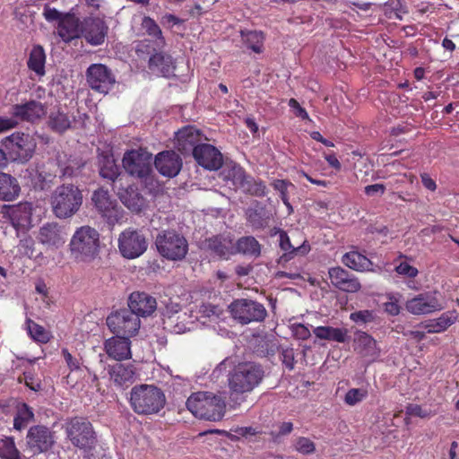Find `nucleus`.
Wrapping results in <instances>:
<instances>
[{
    "instance_id": "14",
    "label": "nucleus",
    "mask_w": 459,
    "mask_h": 459,
    "mask_svg": "<svg viewBox=\"0 0 459 459\" xmlns=\"http://www.w3.org/2000/svg\"><path fill=\"white\" fill-rule=\"evenodd\" d=\"M108 33V26L104 19L89 16L82 20V31L81 37L91 46L102 45Z\"/></svg>"
},
{
    "instance_id": "64",
    "label": "nucleus",
    "mask_w": 459,
    "mask_h": 459,
    "mask_svg": "<svg viewBox=\"0 0 459 459\" xmlns=\"http://www.w3.org/2000/svg\"><path fill=\"white\" fill-rule=\"evenodd\" d=\"M289 106L295 109V115L302 119H307L308 118V114L307 112L306 111V109L304 108H302L299 103L298 102L297 100L295 99H290L289 100Z\"/></svg>"
},
{
    "instance_id": "30",
    "label": "nucleus",
    "mask_w": 459,
    "mask_h": 459,
    "mask_svg": "<svg viewBox=\"0 0 459 459\" xmlns=\"http://www.w3.org/2000/svg\"><path fill=\"white\" fill-rule=\"evenodd\" d=\"M20 192L18 180L10 174L0 171V201H14Z\"/></svg>"
},
{
    "instance_id": "29",
    "label": "nucleus",
    "mask_w": 459,
    "mask_h": 459,
    "mask_svg": "<svg viewBox=\"0 0 459 459\" xmlns=\"http://www.w3.org/2000/svg\"><path fill=\"white\" fill-rule=\"evenodd\" d=\"M344 265L357 272H375L373 263L358 251H350L342 257Z\"/></svg>"
},
{
    "instance_id": "7",
    "label": "nucleus",
    "mask_w": 459,
    "mask_h": 459,
    "mask_svg": "<svg viewBox=\"0 0 459 459\" xmlns=\"http://www.w3.org/2000/svg\"><path fill=\"white\" fill-rule=\"evenodd\" d=\"M152 164V154L142 147L126 151L122 159L125 171L141 181H147L151 178Z\"/></svg>"
},
{
    "instance_id": "4",
    "label": "nucleus",
    "mask_w": 459,
    "mask_h": 459,
    "mask_svg": "<svg viewBox=\"0 0 459 459\" xmlns=\"http://www.w3.org/2000/svg\"><path fill=\"white\" fill-rule=\"evenodd\" d=\"M66 438L71 444L85 453L92 451L98 443L92 424L82 417H74L67 420L65 427Z\"/></svg>"
},
{
    "instance_id": "56",
    "label": "nucleus",
    "mask_w": 459,
    "mask_h": 459,
    "mask_svg": "<svg viewBox=\"0 0 459 459\" xmlns=\"http://www.w3.org/2000/svg\"><path fill=\"white\" fill-rule=\"evenodd\" d=\"M350 318L357 324H366L374 320V313L370 310H359L351 313Z\"/></svg>"
},
{
    "instance_id": "40",
    "label": "nucleus",
    "mask_w": 459,
    "mask_h": 459,
    "mask_svg": "<svg viewBox=\"0 0 459 459\" xmlns=\"http://www.w3.org/2000/svg\"><path fill=\"white\" fill-rule=\"evenodd\" d=\"M142 29L145 33L155 39L158 47L165 45V39L158 23L150 16H143L141 22Z\"/></svg>"
},
{
    "instance_id": "34",
    "label": "nucleus",
    "mask_w": 459,
    "mask_h": 459,
    "mask_svg": "<svg viewBox=\"0 0 459 459\" xmlns=\"http://www.w3.org/2000/svg\"><path fill=\"white\" fill-rule=\"evenodd\" d=\"M221 176L224 181L230 182L234 187L239 188L245 180L247 174L240 165L230 161L224 165L221 172Z\"/></svg>"
},
{
    "instance_id": "51",
    "label": "nucleus",
    "mask_w": 459,
    "mask_h": 459,
    "mask_svg": "<svg viewBox=\"0 0 459 459\" xmlns=\"http://www.w3.org/2000/svg\"><path fill=\"white\" fill-rule=\"evenodd\" d=\"M280 359L281 363L285 366V368L291 371L295 368V352L293 348L291 347H286L281 348L280 351Z\"/></svg>"
},
{
    "instance_id": "62",
    "label": "nucleus",
    "mask_w": 459,
    "mask_h": 459,
    "mask_svg": "<svg viewBox=\"0 0 459 459\" xmlns=\"http://www.w3.org/2000/svg\"><path fill=\"white\" fill-rule=\"evenodd\" d=\"M16 416L22 419V420L29 422L33 418L34 414L26 403H22L18 407Z\"/></svg>"
},
{
    "instance_id": "27",
    "label": "nucleus",
    "mask_w": 459,
    "mask_h": 459,
    "mask_svg": "<svg viewBox=\"0 0 459 459\" xmlns=\"http://www.w3.org/2000/svg\"><path fill=\"white\" fill-rule=\"evenodd\" d=\"M95 207L101 218L106 221L109 229L115 224L121 223L125 218L126 212L123 205L118 203H94Z\"/></svg>"
},
{
    "instance_id": "16",
    "label": "nucleus",
    "mask_w": 459,
    "mask_h": 459,
    "mask_svg": "<svg viewBox=\"0 0 459 459\" xmlns=\"http://www.w3.org/2000/svg\"><path fill=\"white\" fill-rule=\"evenodd\" d=\"M193 157L199 166L209 171L218 170L223 166L222 153L210 143L197 145Z\"/></svg>"
},
{
    "instance_id": "50",
    "label": "nucleus",
    "mask_w": 459,
    "mask_h": 459,
    "mask_svg": "<svg viewBox=\"0 0 459 459\" xmlns=\"http://www.w3.org/2000/svg\"><path fill=\"white\" fill-rule=\"evenodd\" d=\"M294 446L296 451L304 455H311L316 451L315 443L305 437H298L295 441Z\"/></svg>"
},
{
    "instance_id": "23",
    "label": "nucleus",
    "mask_w": 459,
    "mask_h": 459,
    "mask_svg": "<svg viewBox=\"0 0 459 459\" xmlns=\"http://www.w3.org/2000/svg\"><path fill=\"white\" fill-rule=\"evenodd\" d=\"M128 309L140 318L151 316L157 308L155 298L146 292L134 291L128 299Z\"/></svg>"
},
{
    "instance_id": "45",
    "label": "nucleus",
    "mask_w": 459,
    "mask_h": 459,
    "mask_svg": "<svg viewBox=\"0 0 459 459\" xmlns=\"http://www.w3.org/2000/svg\"><path fill=\"white\" fill-rule=\"evenodd\" d=\"M270 215V212L263 208L248 209L247 212L248 221L255 229L265 227L269 222Z\"/></svg>"
},
{
    "instance_id": "52",
    "label": "nucleus",
    "mask_w": 459,
    "mask_h": 459,
    "mask_svg": "<svg viewBox=\"0 0 459 459\" xmlns=\"http://www.w3.org/2000/svg\"><path fill=\"white\" fill-rule=\"evenodd\" d=\"M19 381L23 382L32 391L39 392L42 390L41 380L30 371L24 372L23 377H19Z\"/></svg>"
},
{
    "instance_id": "54",
    "label": "nucleus",
    "mask_w": 459,
    "mask_h": 459,
    "mask_svg": "<svg viewBox=\"0 0 459 459\" xmlns=\"http://www.w3.org/2000/svg\"><path fill=\"white\" fill-rule=\"evenodd\" d=\"M274 190L279 192L281 201H288V188L294 187V186L283 179H276L272 184Z\"/></svg>"
},
{
    "instance_id": "38",
    "label": "nucleus",
    "mask_w": 459,
    "mask_h": 459,
    "mask_svg": "<svg viewBox=\"0 0 459 459\" xmlns=\"http://www.w3.org/2000/svg\"><path fill=\"white\" fill-rule=\"evenodd\" d=\"M110 376L117 385H123L134 381L135 371L132 366L126 367L123 364H117L112 368Z\"/></svg>"
},
{
    "instance_id": "46",
    "label": "nucleus",
    "mask_w": 459,
    "mask_h": 459,
    "mask_svg": "<svg viewBox=\"0 0 459 459\" xmlns=\"http://www.w3.org/2000/svg\"><path fill=\"white\" fill-rule=\"evenodd\" d=\"M54 214L59 219H66L73 216L79 209L82 203H53Z\"/></svg>"
},
{
    "instance_id": "6",
    "label": "nucleus",
    "mask_w": 459,
    "mask_h": 459,
    "mask_svg": "<svg viewBox=\"0 0 459 459\" xmlns=\"http://www.w3.org/2000/svg\"><path fill=\"white\" fill-rule=\"evenodd\" d=\"M4 148L7 160L20 163L29 161L36 150L37 143L29 134L15 132L4 138L1 142Z\"/></svg>"
},
{
    "instance_id": "8",
    "label": "nucleus",
    "mask_w": 459,
    "mask_h": 459,
    "mask_svg": "<svg viewBox=\"0 0 459 459\" xmlns=\"http://www.w3.org/2000/svg\"><path fill=\"white\" fill-rule=\"evenodd\" d=\"M155 245L160 255L171 261L183 260L188 252L187 240L174 230L160 231Z\"/></svg>"
},
{
    "instance_id": "33",
    "label": "nucleus",
    "mask_w": 459,
    "mask_h": 459,
    "mask_svg": "<svg viewBox=\"0 0 459 459\" xmlns=\"http://www.w3.org/2000/svg\"><path fill=\"white\" fill-rule=\"evenodd\" d=\"M359 352L370 360H375L379 356V349L377 342L366 333H360L355 340Z\"/></svg>"
},
{
    "instance_id": "63",
    "label": "nucleus",
    "mask_w": 459,
    "mask_h": 459,
    "mask_svg": "<svg viewBox=\"0 0 459 459\" xmlns=\"http://www.w3.org/2000/svg\"><path fill=\"white\" fill-rule=\"evenodd\" d=\"M293 334L299 340H307L311 335L309 329L301 324L293 326Z\"/></svg>"
},
{
    "instance_id": "57",
    "label": "nucleus",
    "mask_w": 459,
    "mask_h": 459,
    "mask_svg": "<svg viewBox=\"0 0 459 459\" xmlns=\"http://www.w3.org/2000/svg\"><path fill=\"white\" fill-rule=\"evenodd\" d=\"M65 13H62L56 8L50 7L48 4H46L44 6L43 16L49 22H57L58 23H60Z\"/></svg>"
},
{
    "instance_id": "47",
    "label": "nucleus",
    "mask_w": 459,
    "mask_h": 459,
    "mask_svg": "<svg viewBox=\"0 0 459 459\" xmlns=\"http://www.w3.org/2000/svg\"><path fill=\"white\" fill-rule=\"evenodd\" d=\"M26 324L29 334L33 340L42 343L48 342V333L43 326L38 325L31 319H27Z\"/></svg>"
},
{
    "instance_id": "2",
    "label": "nucleus",
    "mask_w": 459,
    "mask_h": 459,
    "mask_svg": "<svg viewBox=\"0 0 459 459\" xmlns=\"http://www.w3.org/2000/svg\"><path fill=\"white\" fill-rule=\"evenodd\" d=\"M186 408L195 416L211 421L222 419L225 413V398L221 394L198 392L188 397Z\"/></svg>"
},
{
    "instance_id": "22",
    "label": "nucleus",
    "mask_w": 459,
    "mask_h": 459,
    "mask_svg": "<svg viewBox=\"0 0 459 459\" xmlns=\"http://www.w3.org/2000/svg\"><path fill=\"white\" fill-rule=\"evenodd\" d=\"M154 166L164 177L174 178L182 169V159L174 151H164L158 153L154 159Z\"/></svg>"
},
{
    "instance_id": "26",
    "label": "nucleus",
    "mask_w": 459,
    "mask_h": 459,
    "mask_svg": "<svg viewBox=\"0 0 459 459\" xmlns=\"http://www.w3.org/2000/svg\"><path fill=\"white\" fill-rule=\"evenodd\" d=\"M82 31V21H80L74 13H65L57 26L58 35L65 42L81 38Z\"/></svg>"
},
{
    "instance_id": "53",
    "label": "nucleus",
    "mask_w": 459,
    "mask_h": 459,
    "mask_svg": "<svg viewBox=\"0 0 459 459\" xmlns=\"http://www.w3.org/2000/svg\"><path fill=\"white\" fill-rule=\"evenodd\" d=\"M278 350L279 347L276 343L264 341L258 345L256 349V353L261 357L270 358L272 356H274Z\"/></svg>"
},
{
    "instance_id": "48",
    "label": "nucleus",
    "mask_w": 459,
    "mask_h": 459,
    "mask_svg": "<svg viewBox=\"0 0 459 459\" xmlns=\"http://www.w3.org/2000/svg\"><path fill=\"white\" fill-rule=\"evenodd\" d=\"M0 457L2 459H21V453L16 448L12 438H7L3 441L0 446Z\"/></svg>"
},
{
    "instance_id": "15",
    "label": "nucleus",
    "mask_w": 459,
    "mask_h": 459,
    "mask_svg": "<svg viewBox=\"0 0 459 459\" xmlns=\"http://www.w3.org/2000/svg\"><path fill=\"white\" fill-rule=\"evenodd\" d=\"M405 307L413 315L430 314L443 309V305L439 302L437 293L432 291L422 292L408 299Z\"/></svg>"
},
{
    "instance_id": "32",
    "label": "nucleus",
    "mask_w": 459,
    "mask_h": 459,
    "mask_svg": "<svg viewBox=\"0 0 459 459\" xmlns=\"http://www.w3.org/2000/svg\"><path fill=\"white\" fill-rule=\"evenodd\" d=\"M205 247L213 254L222 257L232 253L233 241L229 236H214L204 241Z\"/></svg>"
},
{
    "instance_id": "55",
    "label": "nucleus",
    "mask_w": 459,
    "mask_h": 459,
    "mask_svg": "<svg viewBox=\"0 0 459 459\" xmlns=\"http://www.w3.org/2000/svg\"><path fill=\"white\" fill-rule=\"evenodd\" d=\"M160 303L164 306L163 315L169 316V319L181 309L180 304L170 298L161 300Z\"/></svg>"
},
{
    "instance_id": "37",
    "label": "nucleus",
    "mask_w": 459,
    "mask_h": 459,
    "mask_svg": "<svg viewBox=\"0 0 459 459\" xmlns=\"http://www.w3.org/2000/svg\"><path fill=\"white\" fill-rule=\"evenodd\" d=\"M457 319L455 310L443 313L438 318L429 321L426 325L429 333H441L452 325Z\"/></svg>"
},
{
    "instance_id": "10",
    "label": "nucleus",
    "mask_w": 459,
    "mask_h": 459,
    "mask_svg": "<svg viewBox=\"0 0 459 459\" xmlns=\"http://www.w3.org/2000/svg\"><path fill=\"white\" fill-rule=\"evenodd\" d=\"M140 323L137 315L126 308L112 313L107 318V325L113 333L128 338L138 333Z\"/></svg>"
},
{
    "instance_id": "31",
    "label": "nucleus",
    "mask_w": 459,
    "mask_h": 459,
    "mask_svg": "<svg viewBox=\"0 0 459 459\" xmlns=\"http://www.w3.org/2000/svg\"><path fill=\"white\" fill-rule=\"evenodd\" d=\"M74 118L71 119L68 113L61 108L51 110L48 118V126L51 131L62 134L72 127Z\"/></svg>"
},
{
    "instance_id": "5",
    "label": "nucleus",
    "mask_w": 459,
    "mask_h": 459,
    "mask_svg": "<svg viewBox=\"0 0 459 459\" xmlns=\"http://www.w3.org/2000/svg\"><path fill=\"white\" fill-rule=\"evenodd\" d=\"M69 246L72 255L76 259L90 261L98 254L100 234L90 226H82L76 230Z\"/></svg>"
},
{
    "instance_id": "1",
    "label": "nucleus",
    "mask_w": 459,
    "mask_h": 459,
    "mask_svg": "<svg viewBox=\"0 0 459 459\" xmlns=\"http://www.w3.org/2000/svg\"><path fill=\"white\" fill-rule=\"evenodd\" d=\"M264 377V368L255 362L246 361L236 365L228 375L230 400L238 402L239 395L251 393Z\"/></svg>"
},
{
    "instance_id": "9",
    "label": "nucleus",
    "mask_w": 459,
    "mask_h": 459,
    "mask_svg": "<svg viewBox=\"0 0 459 459\" xmlns=\"http://www.w3.org/2000/svg\"><path fill=\"white\" fill-rule=\"evenodd\" d=\"M229 311L232 318L243 325L252 322H263L267 316L264 306L249 299H235L229 306Z\"/></svg>"
},
{
    "instance_id": "21",
    "label": "nucleus",
    "mask_w": 459,
    "mask_h": 459,
    "mask_svg": "<svg viewBox=\"0 0 459 459\" xmlns=\"http://www.w3.org/2000/svg\"><path fill=\"white\" fill-rule=\"evenodd\" d=\"M31 203H17L13 205L4 204L1 213L3 218L9 219L15 229L25 228L30 223Z\"/></svg>"
},
{
    "instance_id": "61",
    "label": "nucleus",
    "mask_w": 459,
    "mask_h": 459,
    "mask_svg": "<svg viewBox=\"0 0 459 459\" xmlns=\"http://www.w3.org/2000/svg\"><path fill=\"white\" fill-rule=\"evenodd\" d=\"M385 186L383 184L369 185L365 187V193L369 197H379L385 192Z\"/></svg>"
},
{
    "instance_id": "35",
    "label": "nucleus",
    "mask_w": 459,
    "mask_h": 459,
    "mask_svg": "<svg viewBox=\"0 0 459 459\" xmlns=\"http://www.w3.org/2000/svg\"><path fill=\"white\" fill-rule=\"evenodd\" d=\"M45 64L46 53L43 47L40 45L33 46L27 60L28 68L37 75L43 76L45 74Z\"/></svg>"
},
{
    "instance_id": "58",
    "label": "nucleus",
    "mask_w": 459,
    "mask_h": 459,
    "mask_svg": "<svg viewBox=\"0 0 459 459\" xmlns=\"http://www.w3.org/2000/svg\"><path fill=\"white\" fill-rule=\"evenodd\" d=\"M395 271L401 275L407 276L409 278H414L418 275V269L410 265L406 262H401L396 267Z\"/></svg>"
},
{
    "instance_id": "12",
    "label": "nucleus",
    "mask_w": 459,
    "mask_h": 459,
    "mask_svg": "<svg viewBox=\"0 0 459 459\" xmlns=\"http://www.w3.org/2000/svg\"><path fill=\"white\" fill-rule=\"evenodd\" d=\"M86 80L95 91L108 93L116 82L111 70L103 64H92L86 70Z\"/></svg>"
},
{
    "instance_id": "18",
    "label": "nucleus",
    "mask_w": 459,
    "mask_h": 459,
    "mask_svg": "<svg viewBox=\"0 0 459 459\" xmlns=\"http://www.w3.org/2000/svg\"><path fill=\"white\" fill-rule=\"evenodd\" d=\"M328 276L332 285L343 292L356 293L361 289L358 277L341 266L329 268Z\"/></svg>"
},
{
    "instance_id": "44",
    "label": "nucleus",
    "mask_w": 459,
    "mask_h": 459,
    "mask_svg": "<svg viewBox=\"0 0 459 459\" xmlns=\"http://www.w3.org/2000/svg\"><path fill=\"white\" fill-rule=\"evenodd\" d=\"M55 198L56 201H82V195L77 186L68 184L56 188Z\"/></svg>"
},
{
    "instance_id": "24",
    "label": "nucleus",
    "mask_w": 459,
    "mask_h": 459,
    "mask_svg": "<svg viewBox=\"0 0 459 459\" xmlns=\"http://www.w3.org/2000/svg\"><path fill=\"white\" fill-rule=\"evenodd\" d=\"M279 245L283 254L278 258V264L281 266L285 264L297 256H304L310 251V245L304 241L300 246L291 245L289 236L285 231H281L279 236Z\"/></svg>"
},
{
    "instance_id": "17",
    "label": "nucleus",
    "mask_w": 459,
    "mask_h": 459,
    "mask_svg": "<svg viewBox=\"0 0 459 459\" xmlns=\"http://www.w3.org/2000/svg\"><path fill=\"white\" fill-rule=\"evenodd\" d=\"M67 233L56 222H48L41 226L37 239L48 249H58L65 243Z\"/></svg>"
},
{
    "instance_id": "28",
    "label": "nucleus",
    "mask_w": 459,
    "mask_h": 459,
    "mask_svg": "<svg viewBox=\"0 0 459 459\" xmlns=\"http://www.w3.org/2000/svg\"><path fill=\"white\" fill-rule=\"evenodd\" d=\"M148 67L157 75L169 76L174 70L172 57L163 52H156L149 58Z\"/></svg>"
},
{
    "instance_id": "19",
    "label": "nucleus",
    "mask_w": 459,
    "mask_h": 459,
    "mask_svg": "<svg viewBox=\"0 0 459 459\" xmlns=\"http://www.w3.org/2000/svg\"><path fill=\"white\" fill-rule=\"evenodd\" d=\"M202 132L194 126L179 129L175 135V148L182 154L194 155L197 145L201 144Z\"/></svg>"
},
{
    "instance_id": "41",
    "label": "nucleus",
    "mask_w": 459,
    "mask_h": 459,
    "mask_svg": "<svg viewBox=\"0 0 459 459\" xmlns=\"http://www.w3.org/2000/svg\"><path fill=\"white\" fill-rule=\"evenodd\" d=\"M100 175L114 182L119 175V168L112 156H104L100 160Z\"/></svg>"
},
{
    "instance_id": "25",
    "label": "nucleus",
    "mask_w": 459,
    "mask_h": 459,
    "mask_svg": "<svg viewBox=\"0 0 459 459\" xmlns=\"http://www.w3.org/2000/svg\"><path fill=\"white\" fill-rule=\"evenodd\" d=\"M130 346L129 338L122 335H116L104 342V349L108 357L117 361L131 358Z\"/></svg>"
},
{
    "instance_id": "13",
    "label": "nucleus",
    "mask_w": 459,
    "mask_h": 459,
    "mask_svg": "<svg viewBox=\"0 0 459 459\" xmlns=\"http://www.w3.org/2000/svg\"><path fill=\"white\" fill-rule=\"evenodd\" d=\"M55 442L54 432L42 425L30 427L26 436L27 446L33 455L49 451Z\"/></svg>"
},
{
    "instance_id": "59",
    "label": "nucleus",
    "mask_w": 459,
    "mask_h": 459,
    "mask_svg": "<svg viewBox=\"0 0 459 459\" xmlns=\"http://www.w3.org/2000/svg\"><path fill=\"white\" fill-rule=\"evenodd\" d=\"M405 413L408 416H417L420 418H426L429 415V413L423 411L420 405L414 403H410L406 406Z\"/></svg>"
},
{
    "instance_id": "39",
    "label": "nucleus",
    "mask_w": 459,
    "mask_h": 459,
    "mask_svg": "<svg viewBox=\"0 0 459 459\" xmlns=\"http://www.w3.org/2000/svg\"><path fill=\"white\" fill-rule=\"evenodd\" d=\"M241 36L246 47L253 52L260 54L264 50V35L261 31H241Z\"/></svg>"
},
{
    "instance_id": "3",
    "label": "nucleus",
    "mask_w": 459,
    "mask_h": 459,
    "mask_svg": "<svg viewBox=\"0 0 459 459\" xmlns=\"http://www.w3.org/2000/svg\"><path fill=\"white\" fill-rule=\"evenodd\" d=\"M163 391L153 385H137L130 392V404L139 415L158 413L165 405Z\"/></svg>"
},
{
    "instance_id": "11",
    "label": "nucleus",
    "mask_w": 459,
    "mask_h": 459,
    "mask_svg": "<svg viewBox=\"0 0 459 459\" xmlns=\"http://www.w3.org/2000/svg\"><path fill=\"white\" fill-rule=\"evenodd\" d=\"M118 248L124 257L134 259L145 252L147 241L137 230L127 229L119 236Z\"/></svg>"
},
{
    "instance_id": "60",
    "label": "nucleus",
    "mask_w": 459,
    "mask_h": 459,
    "mask_svg": "<svg viewBox=\"0 0 459 459\" xmlns=\"http://www.w3.org/2000/svg\"><path fill=\"white\" fill-rule=\"evenodd\" d=\"M18 120L12 117H0V133L13 129L18 126Z\"/></svg>"
},
{
    "instance_id": "42",
    "label": "nucleus",
    "mask_w": 459,
    "mask_h": 459,
    "mask_svg": "<svg viewBox=\"0 0 459 459\" xmlns=\"http://www.w3.org/2000/svg\"><path fill=\"white\" fill-rule=\"evenodd\" d=\"M239 188L242 189L243 192L257 197L264 196L266 194L264 182L247 175Z\"/></svg>"
},
{
    "instance_id": "49",
    "label": "nucleus",
    "mask_w": 459,
    "mask_h": 459,
    "mask_svg": "<svg viewBox=\"0 0 459 459\" xmlns=\"http://www.w3.org/2000/svg\"><path fill=\"white\" fill-rule=\"evenodd\" d=\"M367 396V390L363 388H351L346 393L344 402L348 405L353 406L363 401Z\"/></svg>"
},
{
    "instance_id": "43",
    "label": "nucleus",
    "mask_w": 459,
    "mask_h": 459,
    "mask_svg": "<svg viewBox=\"0 0 459 459\" xmlns=\"http://www.w3.org/2000/svg\"><path fill=\"white\" fill-rule=\"evenodd\" d=\"M236 248L239 253L255 257L260 255L261 253L260 244L251 236L240 238L236 244Z\"/></svg>"
},
{
    "instance_id": "20",
    "label": "nucleus",
    "mask_w": 459,
    "mask_h": 459,
    "mask_svg": "<svg viewBox=\"0 0 459 459\" xmlns=\"http://www.w3.org/2000/svg\"><path fill=\"white\" fill-rule=\"evenodd\" d=\"M11 114L16 120L34 123L46 116L47 107L43 103L32 100L13 105Z\"/></svg>"
},
{
    "instance_id": "36",
    "label": "nucleus",
    "mask_w": 459,
    "mask_h": 459,
    "mask_svg": "<svg viewBox=\"0 0 459 459\" xmlns=\"http://www.w3.org/2000/svg\"><path fill=\"white\" fill-rule=\"evenodd\" d=\"M314 334L321 339L344 342L348 337V331L345 328H334L332 326H317L313 330Z\"/></svg>"
}]
</instances>
